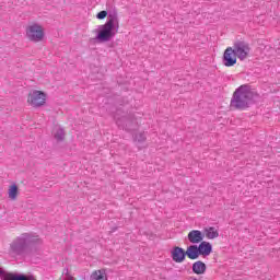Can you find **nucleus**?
<instances>
[{
	"mask_svg": "<svg viewBox=\"0 0 280 280\" xmlns=\"http://www.w3.org/2000/svg\"><path fill=\"white\" fill-rule=\"evenodd\" d=\"M257 97H259V94L250 84H243L234 91L230 108L232 110H246V108H250L257 102Z\"/></svg>",
	"mask_w": 280,
	"mask_h": 280,
	"instance_id": "obj_1",
	"label": "nucleus"
},
{
	"mask_svg": "<svg viewBox=\"0 0 280 280\" xmlns=\"http://www.w3.org/2000/svg\"><path fill=\"white\" fill-rule=\"evenodd\" d=\"M36 244H42L40 238L33 233H23L10 244V252L16 257H31Z\"/></svg>",
	"mask_w": 280,
	"mask_h": 280,
	"instance_id": "obj_2",
	"label": "nucleus"
},
{
	"mask_svg": "<svg viewBox=\"0 0 280 280\" xmlns=\"http://www.w3.org/2000/svg\"><path fill=\"white\" fill-rule=\"evenodd\" d=\"M117 30H119L117 14H110L106 23L98 26L97 34L93 40H96L97 43H108L115 38Z\"/></svg>",
	"mask_w": 280,
	"mask_h": 280,
	"instance_id": "obj_3",
	"label": "nucleus"
},
{
	"mask_svg": "<svg viewBox=\"0 0 280 280\" xmlns=\"http://www.w3.org/2000/svg\"><path fill=\"white\" fill-rule=\"evenodd\" d=\"M26 37L32 43H40L45 38V31L40 24H32L26 27Z\"/></svg>",
	"mask_w": 280,
	"mask_h": 280,
	"instance_id": "obj_4",
	"label": "nucleus"
},
{
	"mask_svg": "<svg viewBox=\"0 0 280 280\" xmlns=\"http://www.w3.org/2000/svg\"><path fill=\"white\" fill-rule=\"evenodd\" d=\"M232 49L234 50L238 60L243 62L248 56H250V45L244 40H237L234 43Z\"/></svg>",
	"mask_w": 280,
	"mask_h": 280,
	"instance_id": "obj_5",
	"label": "nucleus"
},
{
	"mask_svg": "<svg viewBox=\"0 0 280 280\" xmlns=\"http://www.w3.org/2000/svg\"><path fill=\"white\" fill-rule=\"evenodd\" d=\"M27 102L33 108H40V106H45V102H47V94L35 90L28 94Z\"/></svg>",
	"mask_w": 280,
	"mask_h": 280,
	"instance_id": "obj_6",
	"label": "nucleus"
},
{
	"mask_svg": "<svg viewBox=\"0 0 280 280\" xmlns=\"http://www.w3.org/2000/svg\"><path fill=\"white\" fill-rule=\"evenodd\" d=\"M223 65L224 67H234V65H237V55L235 50H233V47H228L224 50Z\"/></svg>",
	"mask_w": 280,
	"mask_h": 280,
	"instance_id": "obj_7",
	"label": "nucleus"
},
{
	"mask_svg": "<svg viewBox=\"0 0 280 280\" xmlns=\"http://www.w3.org/2000/svg\"><path fill=\"white\" fill-rule=\"evenodd\" d=\"M114 119H116L118 128H122V130H127L128 132H130V130H135V128L131 127L132 125L137 124L135 120L126 116L119 118L117 114L114 116Z\"/></svg>",
	"mask_w": 280,
	"mask_h": 280,
	"instance_id": "obj_8",
	"label": "nucleus"
},
{
	"mask_svg": "<svg viewBox=\"0 0 280 280\" xmlns=\"http://www.w3.org/2000/svg\"><path fill=\"white\" fill-rule=\"evenodd\" d=\"M0 278L2 280H36L34 276L10 273L0 268Z\"/></svg>",
	"mask_w": 280,
	"mask_h": 280,
	"instance_id": "obj_9",
	"label": "nucleus"
},
{
	"mask_svg": "<svg viewBox=\"0 0 280 280\" xmlns=\"http://www.w3.org/2000/svg\"><path fill=\"white\" fill-rule=\"evenodd\" d=\"M185 257H187V252L183 249V247H174L172 250V259L176 264H183L185 261Z\"/></svg>",
	"mask_w": 280,
	"mask_h": 280,
	"instance_id": "obj_10",
	"label": "nucleus"
},
{
	"mask_svg": "<svg viewBox=\"0 0 280 280\" xmlns=\"http://www.w3.org/2000/svg\"><path fill=\"white\" fill-rule=\"evenodd\" d=\"M202 240H205V234L200 230H191L188 233V242L190 244H201Z\"/></svg>",
	"mask_w": 280,
	"mask_h": 280,
	"instance_id": "obj_11",
	"label": "nucleus"
},
{
	"mask_svg": "<svg viewBox=\"0 0 280 280\" xmlns=\"http://www.w3.org/2000/svg\"><path fill=\"white\" fill-rule=\"evenodd\" d=\"M197 248L199 249V255H202V257H209L213 253V246L207 241H202Z\"/></svg>",
	"mask_w": 280,
	"mask_h": 280,
	"instance_id": "obj_12",
	"label": "nucleus"
},
{
	"mask_svg": "<svg viewBox=\"0 0 280 280\" xmlns=\"http://www.w3.org/2000/svg\"><path fill=\"white\" fill-rule=\"evenodd\" d=\"M186 257H188V259H198V257H200L198 245L188 246L186 249Z\"/></svg>",
	"mask_w": 280,
	"mask_h": 280,
	"instance_id": "obj_13",
	"label": "nucleus"
},
{
	"mask_svg": "<svg viewBox=\"0 0 280 280\" xmlns=\"http://www.w3.org/2000/svg\"><path fill=\"white\" fill-rule=\"evenodd\" d=\"M192 272L195 275H205L207 272V265L202 260L192 264Z\"/></svg>",
	"mask_w": 280,
	"mask_h": 280,
	"instance_id": "obj_14",
	"label": "nucleus"
},
{
	"mask_svg": "<svg viewBox=\"0 0 280 280\" xmlns=\"http://www.w3.org/2000/svg\"><path fill=\"white\" fill-rule=\"evenodd\" d=\"M90 280H108L105 269L95 270L92 272Z\"/></svg>",
	"mask_w": 280,
	"mask_h": 280,
	"instance_id": "obj_15",
	"label": "nucleus"
},
{
	"mask_svg": "<svg viewBox=\"0 0 280 280\" xmlns=\"http://www.w3.org/2000/svg\"><path fill=\"white\" fill-rule=\"evenodd\" d=\"M148 138L145 137V132H138L133 136V141L135 143H137L139 150H141V148H143V143H145V140Z\"/></svg>",
	"mask_w": 280,
	"mask_h": 280,
	"instance_id": "obj_16",
	"label": "nucleus"
},
{
	"mask_svg": "<svg viewBox=\"0 0 280 280\" xmlns=\"http://www.w3.org/2000/svg\"><path fill=\"white\" fill-rule=\"evenodd\" d=\"M205 233H206V237L208 240H215V237L220 236V233L218 232V230H215V228L210 226V228H206L205 229Z\"/></svg>",
	"mask_w": 280,
	"mask_h": 280,
	"instance_id": "obj_17",
	"label": "nucleus"
},
{
	"mask_svg": "<svg viewBox=\"0 0 280 280\" xmlns=\"http://www.w3.org/2000/svg\"><path fill=\"white\" fill-rule=\"evenodd\" d=\"M19 196V186H16V184H13L12 186H10L9 188V198L11 200H16V197Z\"/></svg>",
	"mask_w": 280,
	"mask_h": 280,
	"instance_id": "obj_18",
	"label": "nucleus"
},
{
	"mask_svg": "<svg viewBox=\"0 0 280 280\" xmlns=\"http://www.w3.org/2000/svg\"><path fill=\"white\" fill-rule=\"evenodd\" d=\"M55 139L57 141H63L65 140V129L58 128L54 135Z\"/></svg>",
	"mask_w": 280,
	"mask_h": 280,
	"instance_id": "obj_19",
	"label": "nucleus"
},
{
	"mask_svg": "<svg viewBox=\"0 0 280 280\" xmlns=\"http://www.w3.org/2000/svg\"><path fill=\"white\" fill-rule=\"evenodd\" d=\"M106 16H108V12H106V11H101V12L97 13L96 19H98L100 21H102V20L106 19Z\"/></svg>",
	"mask_w": 280,
	"mask_h": 280,
	"instance_id": "obj_20",
	"label": "nucleus"
},
{
	"mask_svg": "<svg viewBox=\"0 0 280 280\" xmlns=\"http://www.w3.org/2000/svg\"><path fill=\"white\" fill-rule=\"evenodd\" d=\"M65 280H75V278L69 273V269H66V278H65Z\"/></svg>",
	"mask_w": 280,
	"mask_h": 280,
	"instance_id": "obj_21",
	"label": "nucleus"
}]
</instances>
